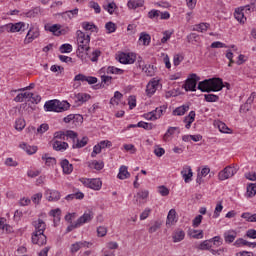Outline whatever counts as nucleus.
<instances>
[{
    "label": "nucleus",
    "mask_w": 256,
    "mask_h": 256,
    "mask_svg": "<svg viewBox=\"0 0 256 256\" xmlns=\"http://www.w3.org/2000/svg\"><path fill=\"white\" fill-rule=\"evenodd\" d=\"M52 147L54 151H65L69 147V144L59 140H52Z\"/></svg>",
    "instance_id": "nucleus-18"
},
{
    "label": "nucleus",
    "mask_w": 256,
    "mask_h": 256,
    "mask_svg": "<svg viewBox=\"0 0 256 256\" xmlns=\"http://www.w3.org/2000/svg\"><path fill=\"white\" fill-rule=\"evenodd\" d=\"M156 67L151 65V64H148V65H145L144 67H142V70L144 71V73H146V75L148 77H153L155 76V71H156Z\"/></svg>",
    "instance_id": "nucleus-33"
},
{
    "label": "nucleus",
    "mask_w": 256,
    "mask_h": 256,
    "mask_svg": "<svg viewBox=\"0 0 256 256\" xmlns=\"http://www.w3.org/2000/svg\"><path fill=\"white\" fill-rule=\"evenodd\" d=\"M98 237H105L107 235V227L100 226L97 228Z\"/></svg>",
    "instance_id": "nucleus-64"
},
{
    "label": "nucleus",
    "mask_w": 256,
    "mask_h": 256,
    "mask_svg": "<svg viewBox=\"0 0 256 256\" xmlns=\"http://www.w3.org/2000/svg\"><path fill=\"white\" fill-rule=\"evenodd\" d=\"M210 243H213L214 247H221L223 245V239H221V236H215L210 239Z\"/></svg>",
    "instance_id": "nucleus-54"
},
{
    "label": "nucleus",
    "mask_w": 256,
    "mask_h": 256,
    "mask_svg": "<svg viewBox=\"0 0 256 256\" xmlns=\"http://www.w3.org/2000/svg\"><path fill=\"white\" fill-rule=\"evenodd\" d=\"M46 131H49V124H41L37 128L38 135H43V133H46Z\"/></svg>",
    "instance_id": "nucleus-61"
},
{
    "label": "nucleus",
    "mask_w": 256,
    "mask_h": 256,
    "mask_svg": "<svg viewBox=\"0 0 256 256\" xmlns=\"http://www.w3.org/2000/svg\"><path fill=\"white\" fill-rule=\"evenodd\" d=\"M80 181L84 184L85 187L94 189V191H99V189H101L102 182L99 178H81Z\"/></svg>",
    "instance_id": "nucleus-6"
},
{
    "label": "nucleus",
    "mask_w": 256,
    "mask_h": 256,
    "mask_svg": "<svg viewBox=\"0 0 256 256\" xmlns=\"http://www.w3.org/2000/svg\"><path fill=\"white\" fill-rule=\"evenodd\" d=\"M248 197H255L256 195V184H250L247 186Z\"/></svg>",
    "instance_id": "nucleus-57"
},
{
    "label": "nucleus",
    "mask_w": 256,
    "mask_h": 256,
    "mask_svg": "<svg viewBox=\"0 0 256 256\" xmlns=\"http://www.w3.org/2000/svg\"><path fill=\"white\" fill-rule=\"evenodd\" d=\"M131 177V173L127 170V166H121L118 173V179L124 180L129 179Z\"/></svg>",
    "instance_id": "nucleus-28"
},
{
    "label": "nucleus",
    "mask_w": 256,
    "mask_h": 256,
    "mask_svg": "<svg viewBox=\"0 0 256 256\" xmlns=\"http://www.w3.org/2000/svg\"><path fill=\"white\" fill-rule=\"evenodd\" d=\"M172 239L174 243H179L185 239V231L183 230H176L173 235Z\"/></svg>",
    "instance_id": "nucleus-25"
},
{
    "label": "nucleus",
    "mask_w": 256,
    "mask_h": 256,
    "mask_svg": "<svg viewBox=\"0 0 256 256\" xmlns=\"http://www.w3.org/2000/svg\"><path fill=\"white\" fill-rule=\"evenodd\" d=\"M40 35L39 28L35 26H31L28 30L24 43L29 45V43H33L35 39H37Z\"/></svg>",
    "instance_id": "nucleus-8"
},
{
    "label": "nucleus",
    "mask_w": 256,
    "mask_h": 256,
    "mask_svg": "<svg viewBox=\"0 0 256 256\" xmlns=\"http://www.w3.org/2000/svg\"><path fill=\"white\" fill-rule=\"evenodd\" d=\"M181 175L185 183H190V181L193 180V170L191 169V166H184Z\"/></svg>",
    "instance_id": "nucleus-13"
},
{
    "label": "nucleus",
    "mask_w": 256,
    "mask_h": 256,
    "mask_svg": "<svg viewBox=\"0 0 256 256\" xmlns=\"http://www.w3.org/2000/svg\"><path fill=\"white\" fill-rule=\"evenodd\" d=\"M34 94L31 92H24V93H20L18 94L15 98L14 101L15 103H23V101H25V99H28V101H30V99H33Z\"/></svg>",
    "instance_id": "nucleus-21"
},
{
    "label": "nucleus",
    "mask_w": 256,
    "mask_h": 256,
    "mask_svg": "<svg viewBox=\"0 0 256 256\" xmlns=\"http://www.w3.org/2000/svg\"><path fill=\"white\" fill-rule=\"evenodd\" d=\"M71 107V104L67 101L49 100L44 104L45 111H54V113H63Z\"/></svg>",
    "instance_id": "nucleus-2"
},
{
    "label": "nucleus",
    "mask_w": 256,
    "mask_h": 256,
    "mask_svg": "<svg viewBox=\"0 0 256 256\" xmlns=\"http://www.w3.org/2000/svg\"><path fill=\"white\" fill-rule=\"evenodd\" d=\"M4 29L8 31V33H19L21 31H27L29 24H25V22L9 23L4 26Z\"/></svg>",
    "instance_id": "nucleus-4"
},
{
    "label": "nucleus",
    "mask_w": 256,
    "mask_h": 256,
    "mask_svg": "<svg viewBox=\"0 0 256 256\" xmlns=\"http://www.w3.org/2000/svg\"><path fill=\"white\" fill-rule=\"evenodd\" d=\"M60 165L65 175H71V173H73V164L69 163V160L67 159L62 160Z\"/></svg>",
    "instance_id": "nucleus-19"
},
{
    "label": "nucleus",
    "mask_w": 256,
    "mask_h": 256,
    "mask_svg": "<svg viewBox=\"0 0 256 256\" xmlns=\"http://www.w3.org/2000/svg\"><path fill=\"white\" fill-rule=\"evenodd\" d=\"M143 5H145L144 0H129L127 3L129 9H139V7H143Z\"/></svg>",
    "instance_id": "nucleus-24"
},
{
    "label": "nucleus",
    "mask_w": 256,
    "mask_h": 256,
    "mask_svg": "<svg viewBox=\"0 0 256 256\" xmlns=\"http://www.w3.org/2000/svg\"><path fill=\"white\" fill-rule=\"evenodd\" d=\"M112 80H113V77L102 75L100 87H105V85H107V86L111 85Z\"/></svg>",
    "instance_id": "nucleus-49"
},
{
    "label": "nucleus",
    "mask_w": 256,
    "mask_h": 256,
    "mask_svg": "<svg viewBox=\"0 0 256 256\" xmlns=\"http://www.w3.org/2000/svg\"><path fill=\"white\" fill-rule=\"evenodd\" d=\"M158 87H159V81L157 80L150 81L146 86V93L148 97H152L153 95H155V91H157Z\"/></svg>",
    "instance_id": "nucleus-15"
},
{
    "label": "nucleus",
    "mask_w": 256,
    "mask_h": 256,
    "mask_svg": "<svg viewBox=\"0 0 256 256\" xmlns=\"http://www.w3.org/2000/svg\"><path fill=\"white\" fill-rule=\"evenodd\" d=\"M195 121V111H190L188 116L184 118V123H186L185 127L186 129H191V125Z\"/></svg>",
    "instance_id": "nucleus-26"
},
{
    "label": "nucleus",
    "mask_w": 256,
    "mask_h": 256,
    "mask_svg": "<svg viewBox=\"0 0 256 256\" xmlns=\"http://www.w3.org/2000/svg\"><path fill=\"white\" fill-rule=\"evenodd\" d=\"M20 149L26 151L28 155H33L34 153H37V146H28L27 143L20 144Z\"/></svg>",
    "instance_id": "nucleus-34"
},
{
    "label": "nucleus",
    "mask_w": 256,
    "mask_h": 256,
    "mask_svg": "<svg viewBox=\"0 0 256 256\" xmlns=\"http://www.w3.org/2000/svg\"><path fill=\"white\" fill-rule=\"evenodd\" d=\"M188 235L193 239H203V230L191 229L189 230Z\"/></svg>",
    "instance_id": "nucleus-38"
},
{
    "label": "nucleus",
    "mask_w": 256,
    "mask_h": 256,
    "mask_svg": "<svg viewBox=\"0 0 256 256\" xmlns=\"http://www.w3.org/2000/svg\"><path fill=\"white\" fill-rule=\"evenodd\" d=\"M119 63H122L123 65H132V63H135V55L133 54H127V53H121L118 56Z\"/></svg>",
    "instance_id": "nucleus-12"
},
{
    "label": "nucleus",
    "mask_w": 256,
    "mask_h": 256,
    "mask_svg": "<svg viewBox=\"0 0 256 256\" xmlns=\"http://www.w3.org/2000/svg\"><path fill=\"white\" fill-rule=\"evenodd\" d=\"M82 27L85 31H91L92 33L99 31V28H97L95 24L89 22H83Z\"/></svg>",
    "instance_id": "nucleus-35"
},
{
    "label": "nucleus",
    "mask_w": 256,
    "mask_h": 256,
    "mask_svg": "<svg viewBox=\"0 0 256 256\" xmlns=\"http://www.w3.org/2000/svg\"><path fill=\"white\" fill-rule=\"evenodd\" d=\"M209 27H210L209 23H200L194 26L193 31H198L199 33H205V31H207Z\"/></svg>",
    "instance_id": "nucleus-39"
},
{
    "label": "nucleus",
    "mask_w": 256,
    "mask_h": 256,
    "mask_svg": "<svg viewBox=\"0 0 256 256\" xmlns=\"http://www.w3.org/2000/svg\"><path fill=\"white\" fill-rule=\"evenodd\" d=\"M197 89H199V91L202 93H211L209 79L199 82Z\"/></svg>",
    "instance_id": "nucleus-23"
},
{
    "label": "nucleus",
    "mask_w": 256,
    "mask_h": 256,
    "mask_svg": "<svg viewBox=\"0 0 256 256\" xmlns=\"http://www.w3.org/2000/svg\"><path fill=\"white\" fill-rule=\"evenodd\" d=\"M213 247V245L211 244V240H204L203 242L200 243V245L198 246V249L200 251H211V248Z\"/></svg>",
    "instance_id": "nucleus-36"
},
{
    "label": "nucleus",
    "mask_w": 256,
    "mask_h": 256,
    "mask_svg": "<svg viewBox=\"0 0 256 256\" xmlns=\"http://www.w3.org/2000/svg\"><path fill=\"white\" fill-rule=\"evenodd\" d=\"M75 97L80 103H86V101H89L91 99V96L85 93H78L75 95Z\"/></svg>",
    "instance_id": "nucleus-43"
},
{
    "label": "nucleus",
    "mask_w": 256,
    "mask_h": 256,
    "mask_svg": "<svg viewBox=\"0 0 256 256\" xmlns=\"http://www.w3.org/2000/svg\"><path fill=\"white\" fill-rule=\"evenodd\" d=\"M57 139H61L62 141H65L66 136L64 131H58L54 133L53 141H57Z\"/></svg>",
    "instance_id": "nucleus-62"
},
{
    "label": "nucleus",
    "mask_w": 256,
    "mask_h": 256,
    "mask_svg": "<svg viewBox=\"0 0 256 256\" xmlns=\"http://www.w3.org/2000/svg\"><path fill=\"white\" fill-rule=\"evenodd\" d=\"M137 127L145 129L146 131H151V129H153V124L152 123H147V122H144V121H140V122L137 123Z\"/></svg>",
    "instance_id": "nucleus-52"
},
{
    "label": "nucleus",
    "mask_w": 256,
    "mask_h": 256,
    "mask_svg": "<svg viewBox=\"0 0 256 256\" xmlns=\"http://www.w3.org/2000/svg\"><path fill=\"white\" fill-rule=\"evenodd\" d=\"M166 110H167V107H165V106H160V107L156 108L155 110H153L156 120L161 119V116L163 115V113H165Z\"/></svg>",
    "instance_id": "nucleus-47"
},
{
    "label": "nucleus",
    "mask_w": 256,
    "mask_h": 256,
    "mask_svg": "<svg viewBox=\"0 0 256 256\" xmlns=\"http://www.w3.org/2000/svg\"><path fill=\"white\" fill-rule=\"evenodd\" d=\"M161 225H163L161 221H155L149 228V233H156V231H159V229H161Z\"/></svg>",
    "instance_id": "nucleus-55"
},
{
    "label": "nucleus",
    "mask_w": 256,
    "mask_h": 256,
    "mask_svg": "<svg viewBox=\"0 0 256 256\" xmlns=\"http://www.w3.org/2000/svg\"><path fill=\"white\" fill-rule=\"evenodd\" d=\"M106 73H110L111 75H123V70L116 68L115 66H109Z\"/></svg>",
    "instance_id": "nucleus-46"
},
{
    "label": "nucleus",
    "mask_w": 256,
    "mask_h": 256,
    "mask_svg": "<svg viewBox=\"0 0 256 256\" xmlns=\"http://www.w3.org/2000/svg\"><path fill=\"white\" fill-rule=\"evenodd\" d=\"M89 8L94 9L95 13H97V14L101 13V6H99V3L95 2V1L89 2Z\"/></svg>",
    "instance_id": "nucleus-59"
},
{
    "label": "nucleus",
    "mask_w": 256,
    "mask_h": 256,
    "mask_svg": "<svg viewBox=\"0 0 256 256\" xmlns=\"http://www.w3.org/2000/svg\"><path fill=\"white\" fill-rule=\"evenodd\" d=\"M42 160L46 161V165H48V167H51V165H55L57 163V160L53 157H50L49 154L42 155Z\"/></svg>",
    "instance_id": "nucleus-42"
},
{
    "label": "nucleus",
    "mask_w": 256,
    "mask_h": 256,
    "mask_svg": "<svg viewBox=\"0 0 256 256\" xmlns=\"http://www.w3.org/2000/svg\"><path fill=\"white\" fill-rule=\"evenodd\" d=\"M175 223H177V211H175V209H171L168 212L166 225L171 227V225H175Z\"/></svg>",
    "instance_id": "nucleus-20"
},
{
    "label": "nucleus",
    "mask_w": 256,
    "mask_h": 256,
    "mask_svg": "<svg viewBox=\"0 0 256 256\" xmlns=\"http://www.w3.org/2000/svg\"><path fill=\"white\" fill-rule=\"evenodd\" d=\"M60 53H71L73 46L71 44H62L59 48Z\"/></svg>",
    "instance_id": "nucleus-53"
},
{
    "label": "nucleus",
    "mask_w": 256,
    "mask_h": 256,
    "mask_svg": "<svg viewBox=\"0 0 256 256\" xmlns=\"http://www.w3.org/2000/svg\"><path fill=\"white\" fill-rule=\"evenodd\" d=\"M139 41L147 47L151 43V35L147 34L146 32L140 33Z\"/></svg>",
    "instance_id": "nucleus-30"
},
{
    "label": "nucleus",
    "mask_w": 256,
    "mask_h": 256,
    "mask_svg": "<svg viewBox=\"0 0 256 256\" xmlns=\"http://www.w3.org/2000/svg\"><path fill=\"white\" fill-rule=\"evenodd\" d=\"M35 228V232L32 234V243L34 245H39L40 247L43 245H47V236L45 235V229L47 225L45 221L38 219L32 223Z\"/></svg>",
    "instance_id": "nucleus-1"
},
{
    "label": "nucleus",
    "mask_w": 256,
    "mask_h": 256,
    "mask_svg": "<svg viewBox=\"0 0 256 256\" xmlns=\"http://www.w3.org/2000/svg\"><path fill=\"white\" fill-rule=\"evenodd\" d=\"M41 13V8L36 7L33 8L32 10H29L28 12L25 13V16L28 17L29 19H33L37 17Z\"/></svg>",
    "instance_id": "nucleus-41"
},
{
    "label": "nucleus",
    "mask_w": 256,
    "mask_h": 256,
    "mask_svg": "<svg viewBox=\"0 0 256 256\" xmlns=\"http://www.w3.org/2000/svg\"><path fill=\"white\" fill-rule=\"evenodd\" d=\"M123 98V94L121 92L116 91L114 93V97L110 99V105H119V101Z\"/></svg>",
    "instance_id": "nucleus-40"
},
{
    "label": "nucleus",
    "mask_w": 256,
    "mask_h": 256,
    "mask_svg": "<svg viewBox=\"0 0 256 256\" xmlns=\"http://www.w3.org/2000/svg\"><path fill=\"white\" fill-rule=\"evenodd\" d=\"M62 19H65V21H67L68 19L71 20L75 17H77V15H79V9L75 8L73 10H68L66 12H63L60 14Z\"/></svg>",
    "instance_id": "nucleus-22"
},
{
    "label": "nucleus",
    "mask_w": 256,
    "mask_h": 256,
    "mask_svg": "<svg viewBox=\"0 0 256 256\" xmlns=\"http://www.w3.org/2000/svg\"><path fill=\"white\" fill-rule=\"evenodd\" d=\"M237 173V168L232 166H226L222 171L218 173L219 181H227L231 179Z\"/></svg>",
    "instance_id": "nucleus-5"
},
{
    "label": "nucleus",
    "mask_w": 256,
    "mask_h": 256,
    "mask_svg": "<svg viewBox=\"0 0 256 256\" xmlns=\"http://www.w3.org/2000/svg\"><path fill=\"white\" fill-rule=\"evenodd\" d=\"M187 41L188 43H193V41H195V43H199V41H201V38L197 33H191L187 36Z\"/></svg>",
    "instance_id": "nucleus-56"
},
{
    "label": "nucleus",
    "mask_w": 256,
    "mask_h": 256,
    "mask_svg": "<svg viewBox=\"0 0 256 256\" xmlns=\"http://www.w3.org/2000/svg\"><path fill=\"white\" fill-rule=\"evenodd\" d=\"M200 79L197 74H191L190 78H188L185 83L186 91H197V83H199Z\"/></svg>",
    "instance_id": "nucleus-7"
},
{
    "label": "nucleus",
    "mask_w": 256,
    "mask_h": 256,
    "mask_svg": "<svg viewBox=\"0 0 256 256\" xmlns=\"http://www.w3.org/2000/svg\"><path fill=\"white\" fill-rule=\"evenodd\" d=\"M74 81H81L82 83H88L89 85H95L97 83V77L94 76H86L85 74H77L74 77Z\"/></svg>",
    "instance_id": "nucleus-11"
},
{
    "label": "nucleus",
    "mask_w": 256,
    "mask_h": 256,
    "mask_svg": "<svg viewBox=\"0 0 256 256\" xmlns=\"http://www.w3.org/2000/svg\"><path fill=\"white\" fill-rule=\"evenodd\" d=\"M77 43H78V51L81 53H85V51H89L91 47H89V43H91V36L89 34H85L81 30H77Z\"/></svg>",
    "instance_id": "nucleus-3"
},
{
    "label": "nucleus",
    "mask_w": 256,
    "mask_h": 256,
    "mask_svg": "<svg viewBox=\"0 0 256 256\" xmlns=\"http://www.w3.org/2000/svg\"><path fill=\"white\" fill-rule=\"evenodd\" d=\"M105 29L108 33H115V31H117V26L113 22H108L105 24Z\"/></svg>",
    "instance_id": "nucleus-58"
},
{
    "label": "nucleus",
    "mask_w": 256,
    "mask_h": 256,
    "mask_svg": "<svg viewBox=\"0 0 256 256\" xmlns=\"http://www.w3.org/2000/svg\"><path fill=\"white\" fill-rule=\"evenodd\" d=\"M91 242L83 241V242H76L71 245L70 247V252L71 253H77L79 249H83V247L90 248L91 247Z\"/></svg>",
    "instance_id": "nucleus-16"
},
{
    "label": "nucleus",
    "mask_w": 256,
    "mask_h": 256,
    "mask_svg": "<svg viewBox=\"0 0 256 256\" xmlns=\"http://www.w3.org/2000/svg\"><path fill=\"white\" fill-rule=\"evenodd\" d=\"M99 57H101V50L99 49L94 50L91 56H89L90 61H92V63H97V61H99Z\"/></svg>",
    "instance_id": "nucleus-48"
},
{
    "label": "nucleus",
    "mask_w": 256,
    "mask_h": 256,
    "mask_svg": "<svg viewBox=\"0 0 256 256\" xmlns=\"http://www.w3.org/2000/svg\"><path fill=\"white\" fill-rule=\"evenodd\" d=\"M61 29V25L60 24H53L52 26H45V30L46 31H50V33H53V35H57V33H59Z\"/></svg>",
    "instance_id": "nucleus-44"
},
{
    "label": "nucleus",
    "mask_w": 256,
    "mask_h": 256,
    "mask_svg": "<svg viewBox=\"0 0 256 256\" xmlns=\"http://www.w3.org/2000/svg\"><path fill=\"white\" fill-rule=\"evenodd\" d=\"M179 128L178 127H169L167 132L164 134V141H167V139H169V137H171V135H175V131H178Z\"/></svg>",
    "instance_id": "nucleus-51"
},
{
    "label": "nucleus",
    "mask_w": 256,
    "mask_h": 256,
    "mask_svg": "<svg viewBox=\"0 0 256 256\" xmlns=\"http://www.w3.org/2000/svg\"><path fill=\"white\" fill-rule=\"evenodd\" d=\"M48 201H59L61 199V193L57 190H47L45 192Z\"/></svg>",
    "instance_id": "nucleus-17"
},
{
    "label": "nucleus",
    "mask_w": 256,
    "mask_h": 256,
    "mask_svg": "<svg viewBox=\"0 0 256 256\" xmlns=\"http://www.w3.org/2000/svg\"><path fill=\"white\" fill-rule=\"evenodd\" d=\"M235 247H241V245H244L246 247H256L255 242H249L243 238H239L234 242Z\"/></svg>",
    "instance_id": "nucleus-27"
},
{
    "label": "nucleus",
    "mask_w": 256,
    "mask_h": 256,
    "mask_svg": "<svg viewBox=\"0 0 256 256\" xmlns=\"http://www.w3.org/2000/svg\"><path fill=\"white\" fill-rule=\"evenodd\" d=\"M243 11H251V6L247 5L243 8H237L234 12V17L239 23H245L247 18L245 17V13Z\"/></svg>",
    "instance_id": "nucleus-9"
},
{
    "label": "nucleus",
    "mask_w": 256,
    "mask_h": 256,
    "mask_svg": "<svg viewBox=\"0 0 256 256\" xmlns=\"http://www.w3.org/2000/svg\"><path fill=\"white\" fill-rule=\"evenodd\" d=\"M187 111H189V105H182L177 107L174 111H173V115H177L178 117L183 116L185 113H187Z\"/></svg>",
    "instance_id": "nucleus-32"
},
{
    "label": "nucleus",
    "mask_w": 256,
    "mask_h": 256,
    "mask_svg": "<svg viewBox=\"0 0 256 256\" xmlns=\"http://www.w3.org/2000/svg\"><path fill=\"white\" fill-rule=\"evenodd\" d=\"M65 136L68 139H72L73 143H75L77 137H79V134H77V132L73 131V130H67L65 132Z\"/></svg>",
    "instance_id": "nucleus-50"
},
{
    "label": "nucleus",
    "mask_w": 256,
    "mask_h": 256,
    "mask_svg": "<svg viewBox=\"0 0 256 256\" xmlns=\"http://www.w3.org/2000/svg\"><path fill=\"white\" fill-rule=\"evenodd\" d=\"M237 239V232L235 231H228L224 233V241L225 243H233Z\"/></svg>",
    "instance_id": "nucleus-29"
},
{
    "label": "nucleus",
    "mask_w": 256,
    "mask_h": 256,
    "mask_svg": "<svg viewBox=\"0 0 256 256\" xmlns=\"http://www.w3.org/2000/svg\"><path fill=\"white\" fill-rule=\"evenodd\" d=\"M93 217H94L93 212L91 211L86 212L77 219L76 223H78V226L81 227V225H85V223H89L90 221H92Z\"/></svg>",
    "instance_id": "nucleus-14"
},
{
    "label": "nucleus",
    "mask_w": 256,
    "mask_h": 256,
    "mask_svg": "<svg viewBox=\"0 0 256 256\" xmlns=\"http://www.w3.org/2000/svg\"><path fill=\"white\" fill-rule=\"evenodd\" d=\"M210 85V93L221 91L223 89V79L221 78H212L208 79Z\"/></svg>",
    "instance_id": "nucleus-10"
},
{
    "label": "nucleus",
    "mask_w": 256,
    "mask_h": 256,
    "mask_svg": "<svg viewBox=\"0 0 256 256\" xmlns=\"http://www.w3.org/2000/svg\"><path fill=\"white\" fill-rule=\"evenodd\" d=\"M87 143H89V138L88 137H83L81 140H79L78 138L76 139V143L73 144V149H81L83 147H85V145H87Z\"/></svg>",
    "instance_id": "nucleus-31"
},
{
    "label": "nucleus",
    "mask_w": 256,
    "mask_h": 256,
    "mask_svg": "<svg viewBox=\"0 0 256 256\" xmlns=\"http://www.w3.org/2000/svg\"><path fill=\"white\" fill-rule=\"evenodd\" d=\"M74 125H81L83 123V116L80 114H74L73 122Z\"/></svg>",
    "instance_id": "nucleus-63"
},
{
    "label": "nucleus",
    "mask_w": 256,
    "mask_h": 256,
    "mask_svg": "<svg viewBox=\"0 0 256 256\" xmlns=\"http://www.w3.org/2000/svg\"><path fill=\"white\" fill-rule=\"evenodd\" d=\"M90 169H96V171H101L105 167V164L101 161L93 160L89 163Z\"/></svg>",
    "instance_id": "nucleus-37"
},
{
    "label": "nucleus",
    "mask_w": 256,
    "mask_h": 256,
    "mask_svg": "<svg viewBox=\"0 0 256 256\" xmlns=\"http://www.w3.org/2000/svg\"><path fill=\"white\" fill-rule=\"evenodd\" d=\"M221 211H223V204H221V202H220L215 207L213 218L217 219V217H219Z\"/></svg>",
    "instance_id": "nucleus-60"
},
{
    "label": "nucleus",
    "mask_w": 256,
    "mask_h": 256,
    "mask_svg": "<svg viewBox=\"0 0 256 256\" xmlns=\"http://www.w3.org/2000/svg\"><path fill=\"white\" fill-rule=\"evenodd\" d=\"M204 99L207 103H217V101H219V96L215 94H205Z\"/></svg>",
    "instance_id": "nucleus-45"
}]
</instances>
